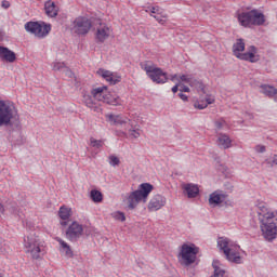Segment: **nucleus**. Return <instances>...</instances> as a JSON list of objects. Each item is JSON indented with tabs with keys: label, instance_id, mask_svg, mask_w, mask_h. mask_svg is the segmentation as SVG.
Listing matches in <instances>:
<instances>
[{
	"label": "nucleus",
	"instance_id": "51",
	"mask_svg": "<svg viewBox=\"0 0 277 277\" xmlns=\"http://www.w3.org/2000/svg\"><path fill=\"white\" fill-rule=\"evenodd\" d=\"M0 277H5V275L1 271H0Z\"/></svg>",
	"mask_w": 277,
	"mask_h": 277
},
{
	"label": "nucleus",
	"instance_id": "13",
	"mask_svg": "<svg viewBox=\"0 0 277 277\" xmlns=\"http://www.w3.org/2000/svg\"><path fill=\"white\" fill-rule=\"evenodd\" d=\"M236 57L238 60H242L243 62H250L251 64H256V62L261 60V57L256 54V47L254 45H251L248 52H240V54H238Z\"/></svg>",
	"mask_w": 277,
	"mask_h": 277
},
{
	"label": "nucleus",
	"instance_id": "42",
	"mask_svg": "<svg viewBox=\"0 0 277 277\" xmlns=\"http://www.w3.org/2000/svg\"><path fill=\"white\" fill-rule=\"evenodd\" d=\"M177 96L181 98V101H183L184 103H187V101H189V97L187 95H185V93H179Z\"/></svg>",
	"mask_w": 277,
	"mask_h": 277
},
{
	"label": "nucleus",
	"instance_id": "35",
	"mask_svg": "<svg viewBox=\"0 0 277 277\" xmlns=\"http://www.w3.org/2000/svg\"><path fill=\"white\" fill-rule=\"evenodd\" d=\"M65 68H66V64H64V63H54V65H53V70H55V71L58 70L61 72H64Z\"/></svg>",
	"mask_w": 277,
	"mask_h": 277
},
{
	"label": "nucleus",
	"instance_id": "15",
	"mask_svg": "<svg viewBox=\"0 0 277 277\" xmlns=\"http://www.w3.org/2000/svg\"><path fill=\"white\" fill-rule=\"evenodd\" d=\"M0 60L8 64H14L16 62V53L6 47L0 45Z\"/></svg>",
	"mask_w": 277,
	"mask_h": 277
},
{
	"label": "nucleus",
	"instance_id": "36",
	"mask_svg": "<svg viewBox=\"0 0 277 277\" xmlns=\"http://www.w3.org/2000/svg\"><path fill=\"white\" fill-rule=\"evenodd\" d=\"M194 78V75H182L180 76V80L183 81L184 83H189L192 82V79Z\"/></svg>",
	"mask_w": 277,
	"mask_h": 277
},
{
	"label": "nucleus",
	"instance_id": "10",
	"mask_svg": "<svg viewBox=\"0 0 277 277\" xmlns=\"http://www.w3.org/2000/svg\"><path fill=\"white\" fill-rule=\"evenodd\" d=\"M69 29L75 36H88L92 29V22L85 16H78L71 22Z\"/></svg>",
	"mask_w": 277,
	"mask_h": 277
},
{
	"label": "nucleus",
	"instance_id": "28",
	"mask_svg": "<svg viewBox=\"0 0 277 277\" xmlns=\"http://www.w3.org/2000/svg\"><path fill=\"white\" fill-rule=\"evenodd\" d=\"M89 145L96 150L95 155H98V151L101 150V148L105 146V140H96L94 137H90Z\"/></svg>",
	"mask_w": 277,
	"mask_h": 277
},
{
	"label": "nucleus",
	"instance_id": "21",
	"mask_svg": "<svg viewBox=\"0 0 277 277\" xmlns=\"http://www.w3.org/2000/svg\"><path fill=\"white\" fill-rule=\"evenodd\" d=\"M182 189L184 190V194H186L187 198H196V196L200 194L198 185L192 183L183 184Z\"/></svg>",
	"mask_w": 277,
	"mask_h": 277
},
{
	"label": "nucleus",
	"instance_id": "25",
	"mask_svg": "<svg viewBox=\"0 0 277 277\" xmlns=\"http://www.w3.org/2000/svg\"><path fill=\"white\" fill-rule=\"evenodd\" d=\"M70 208L62 206L58 210V216L61 217V226H68V221L70 220Z\"/></svg>",
	"mask_w": 277,
	"mask_h": 277
},
{
	"label": "nucleus",
	"instance_id": "19",
	"mask_svg": "<svg viewBox=\"0 0 277 277\" xmlns=\"http://www.w3.org/2000/svg\"><path fill=\"white\" fill-rule=\"evenodd\" d=\"M96 100L94 97V95L92 94L91 91V95L90 94H84L83 95V103L87 107H89V109H92V111H101V107L98 106V103H96Z\"/></svg>",
	"mask_w": 277,
	"mask_h": 277
},
{
	"label": "nucleus",
	"instance_id": "43",
	"mask_svg": "<svg viewBox=\"0 0 277 277\" xmlns=\"http://www.w3.org/2000/svg\"><path fill=\"white\" fill-rule=\"evenodd\" d=\"M1 5H2V8H4V10H8V9L10 8V1L3 0V1L1 2Z\"/></svg>",
	"mask_w": 277,
	"mask_h": 277
},
{
	"label": "nucleus",
	"instance_id": "30",
	"mask_svg": "<svg viewBox=\"0 0 277 277\" xmlns=\"http://www.w3.org/2000/svg\"><path fill=\"white\" fill-rule=\"evenodd\" d=\"M58 243L63 250V252H65L66 256H68L69 259L72 258V249H70V246H68V242L58 239Z\"/></svg>",
	"mask_w": 277,
	"mask_h": 277
},
{
	"label": "nucleus",
	"instance_id": "41",
	"mask_svg": "<svg viewBox=\"0 0 277 277\" xmlns=\"http://www.w3.org/2000/svg\"><path fill=\"white\" fill-rule=\"evenodd\" d=\"M266 147L265 145H256L255 146V153H265Z\"/></svg>",
	"mask_w": 277,
	"mask_h": 277
},
{
	"label": "nucleus",
	"instance_id": "49",
	"mask_svg": "<svg viewBox=\"0 0 277 277\" xmlns=\"http://www.w3.org/2000/svg\"><path fill=\"white\" fill-rule=\"evenodd\" d=\"M5 212V208L3 207V203H0V217Z\"/></svg>",
	"mask_w": 277,
	"mask_h": 277
},
{
	"label": "nucleus",
	"instance_id": "47",
	"mask_svg": "<svg viewBox=\"0 0 277 277\" xmlns=\"http://www.w3.org/2000/svg\"><path fill=\"white\" fill-rule=\"evenodd\" d=\"M150 12L151 14H159V6H153Z\"/></svg>",
	"mask_w": 277,
	"mask_h": 277
},
{
	"label": "nucleus",
	"instance_id": "53",
	"mask_svg": "<svg viewBox=\"0 0 277 277\" xmlns=\"http://www.w3.org/2000/svg\"><path fill=\"white\" fill-rule=\"evenodd\" d=\"M273 163H276V164H277V160H274Z\"/></svg>",
	"mask_w": 277,
	"mask_h": 277
},
{
	"label": "nucleus",
	"instance_id": "1",
	"mask_svg": "<svg viewBox=\"0 0 277 277\" xmlns=\"http://www.w3.org/2000/svg\"><path fill=\"white\" fill-rule=\"evenodd\" d=\"M261 217V230L266 241H274L277 237V211L259 212Z\"/></svg>",
	"mask_w": 277,
	"mask_h": 277
},
{
	"label": "nucleus",
	"instance_id": "45",
	"mask_svg": "<svg viewBox=\"0 0 277 277\" xmlns=\"http://www.w3.org/2000/svg\"><path fill=\"white\" fill-rule=\"evenodd\" d=\"M213 103H215V100L213 97H207L206 98V104L213 105Z\"/></svg>",
	"mask_w": 277,
	"mask_h": 277
},
{
	"label": "nucleus",
	"instance_id": "34",
	"mask_svg": "<svg viewBox=\"0 0 277 277\" xmlns=\"http://www.w3.org/2000/svg\"><path fill=\"white\" fill-rule=\"evenodd\" d=\"M225 274L226 272H224V269L214 266V274L211 277H224Z\"/></svg>",
	"mask_w": 277,
	"mask_h": 277
},
{
	"label": "nucleus",
	"instance_id": "6",
	"mask_svg": "<svg viewBox=\"0 0 277 277\" xmlns=\"http://www.w3.org/2000/svg\"><path fill=\"white\" fill-rule=\"evenodd\" d=\"M198 252H200V249L196 245L183 243L177 254L180 265L183 267L194 265L196 259H198Z\"/></svg>",
	"mask_w": 277,
	"mask_h": 277
},
{
	"label": "nucleus",
	"instance_id": "24",
	"mask_svg": "<svg viewBox=\"0 0 277 277\" xmlns=\"http://www.w3.org/2000/svg\"><path fill=\"white\" fill-rule=\"evenodd\" d=\"M261 93L265 94V96H268V98H273L275 103H277V89L269 84H262L261 87Z\"/></svg>",
	"mask_w": 277,
	"mask_h": 277
},
{
	"label": "nucleus",
	"instance_id": "11",
	"mask_svg": "<svg viewBox=\"0 0 277 277\" xmlns=\"http://www.w3.org/2000/svg\"><path fill=\"white\" fill-rule=\"evenodd\" d=\"M25 29L29 34H34L36 38H47L51 32L50 24H45L44 22H28L25 24Z\"/></svg>",
	"mask_w": 277,
	"mask_h": 277
},
{
	"label": "nucleus",
	"instance_id": "46",
	"mask_svg": "<svg viewBox=\"0 0 277 277\" xmlns=\"http://www.w3.org/2000/svg\"><path fill=\"white\" fill-rule=\"evenodd\" d=\"M180 92L183 94V92H190V89L189 87L187 85H183L181 89H180Z\"/></svg>",
	"mask_w": 277,
	"mask_h": 277
},
{
	"label": "nucleus",
	"instance_id": "26",
	"mask_svg": "<svg viewBox=\"0 0 277 277\" xmlns=\"http://www.w3.org/2000/svg\"><path fill=\"white\" fill-rule=\"evenodd\" d=\"M190 88H194L198 92V94H207L205 91V83L202 80L196 79L194 76L188 84Z\"/></svg>",
	"mask_w": 277,
	"mask_h": 277
},
{
	"label": "nucleus",
	"instance_id": "22",
	"mask_svg": "<svg viewBox=\"0 0 277 277\" xmlns=\"http://www.w3.org/2000/svg\"><path fill=\"white\" fill-rule=\"evenodd\" d=\"M216 144L220 148H224V150H226L227 148H230L233 146V141L227 134L219 133Z\"/></svg>",
	"mask_w": 277,
	"mask_h": 277
},
{
	"label": "nucleus",
	"instance_id": "33",
	"mask_svg": "<svg viewBox=\"0 0 277 277\" xmlns=\"http://www.w3.org/2000/svg\"><path fill=\"white\" fill-rule=\"evenodd\" d=\"M113 217L118 222H124L127 220V216H124V214L120 211L113 213Z\"/></svg>",
	"mask_w": 277,
	"mask_h": 277
},
{
	"label": "nucleus",
	"instance_id": "38",
	"mask_svg": "<svg viewBox=\"0 0 277 277\" xmlns=\"http://www.w3.org/2000/svg\"><path fill=\"white\" fill-rule=\"evenodd\" d=\"M9 211L13 214V215H21L18 208L16 207V203H12L11 207L9 208Z\"/></svg>",
	"mask_w": 277,
	"mask_h": 277
},
{
	"label": "nucleus",
	"instance_id": "16",
	"mask_svg": "<svg viewBox=\"0 0 277 277\" xmlns=\"http://www.w3.org/2000/svg\"><path fill=\"white\" fill-rule=\"evenodd\" d=\"M100 75L107 81L110 85H116V83H120L122 81V77L120 75L105 70V69H100Z\"/></svg>",
	"mask_w": 277,
	"mask_h": 277
},
{
	"label": "nucleus",
	"instance_id": "29",
	"mask_svg": "<svg viewBox=\"0 0 277 277\" xmlns=\"http://www.w3.org/2000/svg\"><path fill=\"white\" fill-rule=\"evenodd\" d=\"M126 131L129 132V136L132 140H137V137H140V135H142V130L133 127V123H130L129 127L126 128Z\"/></svg>",
	"mask_w": 277,
	"mask_h": 277
},
{
	"label": "nucleus",
	"instance_id": "23",
	"mask_svg": "<svg viewBox=\"0 0 277 277\" xmlns=\"http://www.w3.org/2000/svg\"><path fill=\"white\" fill-rule=\"evenodd\" d=\"M44 11L47 16H50V18H55L60 12V8L56 6L55 2L49 0L44 3Z\"/></svg>",
	"mask_w": 277,
	"mask_h": 277
},
{
	"label": "nucleus",
	"instance_id": "4",
	"mask_svg": "<svg viewBox=\"0 0 277 277\" xmlns=\"http://www.w3.org/2000/svg\"><path fill=\"white\" fill-rule=\"evenodd\" d=\"M217 247L222 250L230 263L241 264L240 247L232 242L228 238L221 237L217 240Z\"/></svg>",
	"mask_w": 277,
	"mask_h": 277
},
{
	"label": "nucleus",
	"instance_id": "17",
	"mask_svg": "<svg viewBox=\"0 0 277 277\" xmlns=\"http://www.w3.org/2000/svg\"><path fill=\"white\" fill-rule=\"evenodd\" d=\"M166 197L162 195H155L149 203H148V210L149 211H159V209H162V207H166Z\"/></svg>",
	"mask_w": 277,
	"mask_h": 277
},
{
	"label": "nucleus",
	"instance_id": "8",
	"mask_svg": "<svg viewBox=\"0 0 277 277\" xmlns=\"http://www.w3.org/2000/svg\"><path fill=\"white\" fill-rule=\"evenodd\" d=\"M141 68L145 70L147 77H149L154 83H166L168 81V74H166L162 68L155 67L150 62L142 63Z\"/></svg>",
	"mask_w": 277,
	"mask_h": 277
},
{
	"label": "nucleus",
	"instance_id": "37",
	"mask_svg": "<svg viewBox=\"0 0 277 277\" xmlns=\"http://www.w3.org/2000/svg\"><path fill=\"white\" fill-rule=\"evenodd\" d=\"M215 127H216L217 131H222V129L224 127H226V121L224 119H220V120L215 121Z\"/></svg>",
	"mask_w": 277,
	"mask_h": 277
},
{
	"label": "nucleus",
	"instance_id": "27",
	"mask_svg": "<svg viewBox=\"0 0 277 277\" xmlns=\"http://www.w3.org/2000/svg\"><path fill=\"white\" fill-rule=\"evenodd\" d=\"M246 51V43L243 42V39H237L236 43L233 45V53L237 57L240 53H243Z\"/></svg>",
	"mask_w": 277,
	"mask_h": 277
},
{
	"label": "nucleus",
	"instance_id": "7",
	"mask_svg": "<svg viewBox=\"0 0 277 277\" xmlns=\"http://www.w3.org/2000/svg\"><path fill=\"white\" fill-rule=\"evenodd\" d=\"M92 94L100 103H106V105H122L120 96L111 93H107V85L98 87L92 90Z\"/></svg>",
	"mask_w": 277,
	"mask_h": 277
},
{
	"label": "nucleus",
	"instance_id": "14",
	"mask_svg": "<svg viewBox=\"0 0 277 277\" xmlns=\"http://www.w3.org/2000/svg\"><path fill=\"white\" fill-rule=\"evenodd\" d=\"M228 200V195L222 190H215L212 194H210L209 197V203L211 205V207H220V205H223V202H225Z\"/></svg>",
	"mask_w": 277,
	"mask_h": 277
},
{
	"label": "nucleus",
	"instance_id": "52",
	"mask_svg": "<svg viewBox=\"0 0 277 277\" xmlns=\"http://www.w3.org/2000/svg\"><path fill=\"white\" fill-rule=\"evenodd\" d=\"M122 133V135H127V133L126 132H121Z\"/></svg>",
	"mask_w": 277,
	"mask_h": 277
},
{
	"label": "nucleus",
	"instance_id": "48",
	"mask_svg": "<svg viewBox=\"0 0 277 277\" xmlns=\"http://www.w3.org/2000/svg\"><path fill=\"white\" fill-rule=\"evenodd\" d=\"M171 91L173 92V94H176V92H179V84L172 87Z\"/></svg>",
	"mask_w": 277,
	"mask_h": 277
},
{
	"label": "nucleus",
	"instance_id": "12",
	"mask_svg": "<svg viewBox=\"0 0 277 277\" xmlns=\"http://www.w3.org/2000/svg\"><path fill=\"white\" fill-rule=\"evenodd\" d=\"M83 235V225L72 222L66 230V237L69 241H77Z\"/></svg>",
	"mask_w": 277,
	"mask_h": 277
},
{
	"label": "nucleus",
	"instance_id": "44",
	"mask_svg": "<svg viewBox=\"0 0 277 277\" xmlns=\"http://www.w3.org/2000/svg\"><path fill=\"white\" fill-rule=\"evenodd\" d=\"M153 17H154L160 25H163V24L166 23V19L160 18V17L157 16V15H153Z\"/></svg>",
	"mask_w": 277,
	"mask_h": 277
},
{
	"label": "nucleus",
	"instance_id": "20",
	"mask_svg": "<svg viewBox=\"0 0 277 277\" xmlns=\"http://www.w3.org/2000/svg\"><path fill=\"white\" fill-rule=\"evenodd\" d=\"M109 27L105 24H101V26L96 29L95 38L97 42H105L107 38H109Z\"/></svg>",
	"mask_w": 277,
	"mask_h": 277
},
{
	"label": "nucleus",
	"instance_id": "5",
	"mask_svg": "<svg viewBox=\"0 0 277 277\" xmlns=\"http://www.w3.org/2000/svg\"><path fill=\"white\" fill-rule=\"evenodd\" d=\"M238 23L242 27H252L254 25L261 27V25H265V14L256 9L241 12L238 14Z\"/></svg>",
	"mask_w": 277,
	"mask_h": 277
},
{
	"label": "nucleus",
	"instance_id": "9",
	"mask_svg": "<svg viewBox=\"0 0 277 277\" xmlns=\"http://www.w3.org/2000/svg\"><path fill=\"white\" fill-rule=\"evenodd\" d=\"M12 120H18V113L14 105L0 101V127H8Z\"/></svg>",
	"mask_w": 277,
	"mask_h": 277
},
{
	"label": "nucleus",
	"instance_id": "40",
	"mask_svg": "<svg viewBox=\"0 0 277 277\" xmlns=\"http://www.w3.org/2000/svg\"><path fill=\"white\" fill-rule=\"evenodd\" d=\"M63 72H65L66 77H68L69 79L75 78V72H72V70H70V68L68 67H66L65 70H63Z\"/></svg>",
	"mask_w": 277,
	"mask_h": 277
},
{
	"label": "nucleus",
	"instance_id": "39",
	"mask_svg": "<svg viewBox=\"0 0 277 277\" xmlns=\"http://www.w3.org/2000/svg\"><path fill=\"white\" fill-rule=\"evenodd\" d=\"M195 107L197 109H207V107H209V105L207 104V102H197V103H195Z\"/></svg>",
	"mask_w": 277,
	"mask_h": 277
},
{
	"label": "nucleus",
	"instance_id": "18",
	"mask_svg": "<svg viewBox=\"0 0 277 277\" xmlns=\"http://www.w3.org/2000/svg\"><path fill=\"white\" fill-rule=\"evenodd\" d=\"M108 122L113 124H120V127H129L131 124V119L122 117V115H107Z\"/></svg>",
	"mask_w": 277,
	"mask_h": 277
},
{
	"label": "nucleus",
	"instance_id": "3",
	"mask_svg": "<svg viewBox=\"0 0 277 277\" xmlns=\"http://www.w3.org/2000/svg\"><path fill=\"white\" fill-rule=\"evenodd\" d=\"M24 248L26 254H30L31 259L35 261H40V259L47 254L44 245L40 241V238L31 234L24 238Z\"/></svg>",
	"mask_w": 277,
	"mask_h": 277
},
{
	"label": "nucleus",
	"instance_id": "50",
	"mask_svg": "<svg viewBox=\"0 0 277 277\" xmlns=\"http://www.w3.org/2000/svg\"><path fill=\"white\" fill-rule=\"evenodd\" d=\"M176 77H177L176 75H172L171 76V81H176Z\"/></svg>",
	"mask_w": 277,
	"mask_h": 277
},
{
	"label": "nucleus",
	"instance_id": "2",
	"mask_svg": "<svg viewBox=\"0 0 277 277\" xmlns=\"http://www.w3.org/2000/svg\"><path fill=\"white\" fill-rule=\"evenodd\" d=\"M155 189V186L150 183H143L138 186V188L128 196V207L133 210L140 205V202H147L148 196Z\"/></svg>",
	"mask_w": 277,
	"mask_h": 277
},
{
	"label": "nucleus",
	"instance_id": "32",
	"mask_svg": "<svg viewBox=\"0 0 277 277\" xmlns=\"http://www.w3.org/2000/svg\"><path fill=\"white\" fill-rule=\"evenodd\" d=\"M108 163L113 168H116V167L120 166V158H118L116 155H110L108 157Z\"/></svg>",
	"mask_w": 277,
	"mask_h": 277
},
{
	"label": "nucleus",
	"instance_id": "31",
	"mask_svg": "<svg viewBox=\"0 0 277 277\" xmlns=\"http://www.w3.org/2000/svg\"><path fill=\"white\" fill-rule=\"evenodd\" d=\"M90 198L93 202H103V193L100 190L93 189L90 193Z\"/></svg>",
	"mask_w": 277,
	"mask_h": 277
}]
</instances>
